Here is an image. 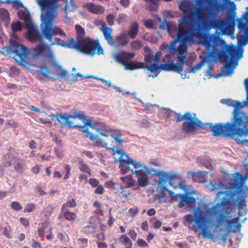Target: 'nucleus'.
Segmentation results:
<instances>
[{
	"label": "nucleus",
	"instance_id": "1",
	"mask_svg": "<svg viewBox=\"0 0 248 248\" xmlns=\"http://www.w3.org/2000/svg\"><path fill=\"white\" fill-rule=\"evenodd\" d=\"M225 194L221 201L208 207V205L204 206L206 216L203 215V211L200 207L195 209L193 216L191 214L185 215L184 217L186 221L189 223L193 222L192 231L197 232L200 231L202 237L210 238L211 234L209 230L211 224L210 217H216L215 222V228L218 231H222L226 228L228 232H230L233 227L235 229L240 228L241 224L238 222V218L230 219L228 215L224 214L225 209L222 206H226V209L232 205H237L239 210L246 206V200L248 199V187L240 186L233 184L228 188L227 193L219 191L216 198H219L221 195Z\"/></svg>",
	"mask_w": 248,
	"mask_h": 248
},
{
	"label": "nucleus",
	"instance_id": "2",
	"mask_svg": "<svg viewBox=\"0 0 248 248\" xmlns=\"http://www.w3.org/2000/svg\"><path fill=\"white\" fill-rule=\"evenodd\" d=\"M181 26L176 38L171 41L169 44L164 42L161 46L160 49L164 50L165 53H169L176 59L177 63L171 59L169 54H166L162 59L163 63L158 65L161 54L156 52L155 55L148 54L144 55V61L149 66H145L143 62L135 61L126 62L124 69L134 70L140 69H145L153 73H155L160 70L166 71H172L180 73L183 70V66L186 62L187 55V41L191 39L190 32L185 31Z\"/></svg>",
	"mask_w": 248,
	"mask_h": 248
},
{
	"label": "nucleus",
	"instance_id": "3",
	"mask_svg": "<svg viewBox=\"0 0 248 248\" xmlns=\"http://www.w3.org/2000/svg\"><path fill=\"white\" fill-rule=\"evenodd\" d=\"M169 111L166 114V119L170 118L172 114L176 115V122H179L185 119L182 124V129L186 134H194L198 128L205 129L210 128L214 137L222 136L232 137L234 135H248V115L244 112L232 114V123H203L197 117L195 113L186 112L184 115L180 113L168 109Z\"/></svg>",
	"mask_w": 248,
	"mask_h": 248
},
{
	"label": "nucleus",
	"instance_id": "4",
	"mask_svg": "<svg viewBox=\"0 0 248 248\" xmlns=\"http://www.w3.org/2000/svg\"><path fill=\"white\" fill-rule=\"evenodd\" d=\"M154 174L159 177V180L157 182V184L162 192L168 191L169 193V196L171 200L174 201H177V198H180L178 202V206L179 208H183L185 205L188 207L191 208L196 204V199L192 196H189V194H175L171 190H168L166 187L168 182L170 186L174 189L179 188L184 191H186V186L185 185V181L182 177L173 171L169 172H164L162 171H158L153 170Z\"/></svg>",
	"mask_w": 248,
	"mask_h": 248
},
{
	"label": "nucleus",
	"instance_id": "5",
	"mask_svg": "<svg viewBox=\"0 0 248 248\" xmlns=\"http://www.w3.org/2000/svg\"><path fill=\"white\" fill-rule=\"evenodd\" d=\"M111 149L114 151L113 158L115 162H119V168L123 174L131 172L135 174L139 186L144 187L149 185L148 174H150L152 170L147 167L144 164L137 162L132 159L122 150H114V148Z\"/></svg>",
	"mask_w": 248,
	"mask_h": 248
},
{
	"label": "nucleus",
	"instance_id": "6",
	"mask_svg": "<svg viewBox=\"0 0 248 248\" xmlns=\"http://www.w3.org/2000/svg\"><path fill=\"white\" fill-rule=\"evenodd\" d=\"M1 52L5 55H10L13 53L14 59L20 65L25 63V59L29 54V51L26 46L12 40L9 46L2 48Z\"/></svg>",
	"mask_w": 248,
	"mask_h": 248
},
{
	"label": "nucleus",
	"instance_id": "7",
	"mask_svg": "<svg viewBox=\"0 0 248 248\" xmlns=\"http://www.w3.org/2000/svg\"><path fill=\"white\" fill-rule=\"evenodd\" d=\"M96 41L89 38L79 40L78 50L86 55L93 56L96 50Z\"/></svg>",
	"mask_w": 248,
	"mask_h": 248
},
{
	"label": "nucleus",
	"instance_id": "8",
	"mask_svg": "<svg viewBox=\"0 0 248 248\" xmlns=\"http://www.w3.org/2000/svg\"><path fill=\"white\" fill-rule=\"evenodd\" d=\"M78 130L83 133L85 137L89 138V139L93 142V145L94 146L98 147H105L108 149H110V148L107 147L108 143L105 142L101 138L97 136L92 134L84 126H76Z\"/></svg>",
	"mask_w": 248,
	"mask_h": 248
},
{
	"label": "nucleus",
	"instance_id": "9",
	"mask_svg": "<svg viewBox=\"0 0 248 248\" xmlns=\"http://www.w3.org/2000/svg\"><path fill=\"white\" fill-rule=\"evenodd\" d=\"M75 118L73 116L67 115L66 113L62 114H57L55 116L54 120V125H60V127L63 128L67 126L69 128L76 127V126H80V125H73V122L69 120L70 118Z\"/></svg>",
	"mask_w": 248,
	"mask_h": 248
},
{
	"label": "nucleus",
	"instance_id": "10",
	"mask_svg": "<svg viewBox=\"0 0 248 248\" xmlns=\"http://www.w3.org/2000/svg\"><path fill=\"white\" fill-rule=\"evenodd\" d=\"M44 25H45V21H44V19H42V23H41V24L40 25L41 31L42 34L43 35V36L44 37V38H46V40H47L49 42L50 46H53V45H60V46H65V44L62 41V40L61 39L59 38H55V42H54L52 41V38H53V37L54 36L56 35H60L65 36V32L62 29H61L59 28L53 27V21H52L51 22V27L52 29H60L61 31V32H60V31H58L57 32L58 33H52L50 38H47L45 36V35L44 34V33L43 32V31H42V27H43Z\"/></svg>",
	"mask_w": 248,
	"mask_h": 248
},
{
	"label": "nucleus",
	"instance_id": "11",
	"mask_svg": "<svg viewBox=\"0 0 248 248\" xmlns=\"http://www.w3.org/2000/svg\"><path fill=\"white\" fill-rule=\"evenodd\" d=\"M244 86L246 93V98L245 100L243 102L239 101H234L233 110L232 114H236V113H242L240 109L244 108L245 107H248V78L244 80Z\"/></svg>",
	"mask_w": 248,
	"mask_h": 248
},
{
	"label": "nucleus",
	"instance_id": "12",
	"mask_svg": "<svg viewBox=\"0 0 248 248\" xmlns=\"http://www.w3.org/2000/svg\"><path fill=\"white\" fill-rule=\"evenodd\" d=\"M135 56L134 53L123 51L114 54L113 58L116 62L124 65L127 60L133 59Z\"/></svg>",
	"mask_w": 248,
	"mask_h": 248
},
{
	"label": "nucleus",
	"instance_id": "13",
	"mask_svg": "<svg viewBox=\"0 0 248 248\" xmlns=\"http://www.w3.org/2000/svg\"><path fill=\"white\" fill-rule=\"evenodd\" d=\"M238 28L244 35H248V13H245L237 20Z\"/></svg>",
	"mask_w": 248,
	"mask_h": 248
},
{
	"label": "nucleus",
	"instance_id": "14",
	"mask_svg": "<svg viewBox=\"0 0 248 248\" xmlns=\"http://www.w3.org/2000/svg\"><path fill=\"white\" fill-rule=\"evenodd\" d=\"M27 35L29 40L31 42L41 41L43 40L42 36L40 32L33 26L29 28L27 31Z\"/></svg>",
	"mask_w": 248,
	"mask_h": 248
},
{
	"label": "nucleus",
	"instance_id": "15",
	"mask_svg": "<svg viewBox=\"0 0 248 248\" xmlns=\"http://www.w3.org/2000/svg\"><path fill=\"white\" fill-rule=\"evenodd\" d=\"M93 129L96 130L100 135L104 136H108L111 133L110 127L103 122L96 121Z\"/></svg>",
	"mask_w": 248,
	"mask_h": 248
},
{
	"label": "nucleus",
	"instance_id": "16",
	"mask_svg": "<svg viewBox=\"0 0 248 248\" xmlns=\"http://www.w3.org/2000/svg\"><path fill=\"white\" fill-rule=\"evenodd\" d=\"M13 166L16 172L22 173L26 169L25 161L16 156L15 161L13 162Z\"/></svg>",
	"mask_w": 248,
	"mask_h": 248
},
{
	"label": "nucleus",
	"instance_id": "17",
	"mask_svg": "<svg viewBox=\"0 0 248 248\" xmlns=\"http://www.w3.org/2000/svg\"><path fill=\"white\" fill-rule=\"evenodd\" d=\"M100 31L103 34L105 39L107 41L108 44L113 45L114 41L113 40V37L111 35L112 30L111 28L105 26L103 28H101Z\"/></svg>",
	"mask_w": 248,
	"mask_h": 248
},
{
	"label": "nucleus",
	"instance_id": "18",
	"mask_svg": "<svg viewBox=\"0 0 248 248\" xmlns=\"http://www.w3.org/2000/svg\"><path fill=\"white\" fill-rule=\"evenodd\" d=\"M61 216H62L66 220L69 221H74L77 218L76 214L70 212L68 209H61V215L59 217V218H60Z\"/></svg>",
	"mask_w": 248,
	"mask_h": 248
},
{
	"label": "nucleus",
	"instance_id": "19",
	"mask_svg": "<svg viewBox=\"0 0 248 248\" xmlns=\"http://www.w3.org/2000/svg\"><path fill=\"white\" fill-rule=\"evenodd\" d=\"M84 7L87 8L89 11L96 14H102L104 12V8L101 5H97L92 3L85 4Z\"/></svg>",
	"mask_w": 248,
	"mask_h": 248
},
{
	"label": "nucleus",
	"instance_id": "20",
	"mask_svg": "<svg viewBox=\"0 0 248 248\" xmlns=\"http://www.w3.org/2000/svg\"><path fill=\"white\" fill-rule=\"evenodd\" d=\"M46 45L45 43L37 44L32 49V53L34 57H38L41 56L46 47Z\"/></svg>",
	"mask_w": 248,
	"mask_h": 248
},
{
	"label": "nucleus",
	"instance_id": "21",
	"mask_svg": "<svg viewBox=\"0 0 248 248\" xmlns=\"http://www.w3.org/2000/svg\"><path fill=\"white\" fill-rule=\"evenodd\" d=\"M16 156L13 155L11 153L4 155L2 157V165L5 167H9L13 165L15 161Z\"/></svg>",
	"mask_w": 248,
	"mask_h": 248
},
{
	"label": "nucleus",
	"instance_id": "22",
	"mask_svg": "<svg viewBox=\"0 0 248 248\" xmlns=\"http://www.w3.org/2000/svg\"><path fill=\"white\" fill-rule=\"evenodd\" d=\"M129 41V39L126 31L121 32L116 38L117 44L122 46L127 45Z\"/></svg>",
	"mask_w": 248,
	"mask_h": 248
},
{
	"label": "nucleus",
	"instance_id": "23",
	"mask_svg": "<svg viewBox=\"0 0 248 248\" xmlns=\"http://www.w3.org/2000/svg\"><path fill=\"white\" fill-rule=\"evenodd\" d=\"M139 29V26L137 22L132 23L128 32L127 33V36H129L131 39L135 38L138 34Z\"/></svg>",
	"mask_w": 248,
	"mask_h": 248
},
{
	"label": "nucleus",
	"instance_id": "24",
	"mask_svg": "<svg viewBox=\"0 0 248 248\" xmlns=\"http://www.w3.org/2000/svg\"><path fill=\"white\" fill-rule=\"evenodd\" d=\"M121 180L125 184L126 188L131 187L137 185L136 181L132 178L131 175L121 177Z\"/></svg>",
	"mask_w": 248,
	"mask_h": 248
},
{
	"label": "nucleus",
	"instance_id": "25",
	"mask_svg": "<svg viewBox=\"0 0 248 248\" xmlns=\"http://www.w3.org/2000/svg\"><path fill=\"white\" fill-rule=\"evenodd\" d=\"M79 40L77 39L76 41L74 38H71L67 40L65 44V46L69 48L75 49L78 50Z\"/></svg>",
	"mask_w": 248,
	"mask_h": 248
},
{
	"label": "nucleus",
	"instance_id": "26",
	"mask_svg": "<svg viewBox=\"0 0 248 248\" xmlns=\"http://www.w3.org/2000/svg\"><path fill=\"white\" fill-rule=\"evenodd\" d=\"M65 2L66 3V4L63 9L65 13L67 14L69 12H72L76 10L77 6L75 4L73 0H70L69 3H68V1Z\"/></svg>",
	"mask_w": 248,
	"mask_h": 248
},
{
	"label": "nucleus",
	"instance_id": "27",
	"mask_svg": "<svg viewBox=\"0 0 248 248\" xmlns=\"http://www.w3.org/2000/svg\"><path fill=\"white\" fill-rule=\"evenodd\" d=\"M93 206L96 208L94 211L96 215H99L103 217L104 216V212L101 203L98 201H95L93 203Z\"/></svg>",
	"mask_w": 248,
	"mask_h": 248
},
{
	"label": "nucleus",
	"instance_id": "28",
	"mask_svg": "<svg viewBox=\"0 0 248 248\" xmlns=\"http://www.w3.org/2000/svg\"><path fill=\"white\" fill-rule=\"evenodd\" d=\"M77 205V204L76 200L72 198L68 200L65 203H63L61 209H67V207L75 208Z\"/></svg>",
	"mask_w": 248,
	"mask_h": 248
},
{
	"label": "nucleus",
	"instance_id": "29",
	"mask_svg": "<svg viewBox=\"0 0 248 248\" xmlns=\"http://www.w3.org/2000/svg\"><path fill=\"white\" fill-rule=\"evenodd\" d=\"M79 169L80 171L91 174V170L88 165L85 164L82 160L79 161Z\"/></svg>",
	"mask_w": 248,
	"mask_h": 248
},
{
	"label": "nucleus",
	"instance_id": "30",
	"mask_svg": "<svg viewBox=\"0 0 248 248\" xmlns=\"http://www.w3.org/2000/svg\"><path fill=\"white\" fill-rule=\"evenodd\" d=\"M142 43L140 40H136L131 43V48L134 50H139L142 46Z\"/></svg>",
	"mask_w": 248,
	"mask_h": 248
},
{
	"label": "nucleus",
	"instance_id": "31",
	"mask_svg": "<svg viewBox=\"0 0 248 248\" xmlns=\"http://www.w3.org/2000/svg\"><path fill=\"white\" fill-rule=\"evenodd\" d=\"M13 32L16 33L22 30V25L20 21L14 22L11 25Z\"/></svg>",
	"mask_w": 248,
	"mask_h": 248
},
{
	"label": "nucleus",
	"instance_id": "32",
	"mask_svg": "<svg viewBox=\"0 0 248 248\" xmlns=\"http://www.w3.org/2000/svg\"><path fill=\"white\" fill-rule=\"evenodd\" d=\"M120 242L124 245H129L132 246V243L130 238L125 234H123L119 238Z\"/></svg>",
	"mask_w": 248,
	"mask_h": 248
},
{
	"label": "nucleus",
	"instance_id": "33",
	"mask_svg": "<svg viewBox=\"0 0 248 248\" xmlns=\"http://www.w3.org/2000/svg\"><path fill=\"white\" fill-rule=\"evenodd\" d=\"M75 29L78 38L83 37L85 34L83 28L79 25H76Z\"/></svg>",
	"mask_w": 248,
	"mask_h": 248
},
{
	"label": "nucleus",
	"instance_id": "34",
	"mask_svg": "<svg viewBox=\"0 0 248 248\" xmlns=\"http://www.w3.org/2000/svg\"><path fill=\"white\" fill-rule=\"evenodd\" d=\"M110 135L113 138L117 144L120 145H123V140L121 139L122 135L119 132L117 133L115 135H113L112 133H110Z\"/></svg>",
	"mask_w": 248,
	"mask_h": 248
},
{
	"label": "nucleus",
	"instance_id": "35",
	"mask_svg": "<svg viewBox=\"0 0 248 248\" xmlns=\"http://www.w3.org/2000/svg\"><path fill=\"white\" fill-rule=\"evenodd\" d=\"M40 73L46 78L49 77V72L47 67L46 65L40 66Z\"/></svg>",
	"mask_w": 248,
	"mask_h": 248
},
{
	"label": "nucleus",
	"instance_id": "36",
	"mask_svg": "<svg viewBox=\"0 0 248 248\" xmlns=\"http://www.w3.org/2000/svg\"><path fill=\"white\" fill-rule=\"evenodd\" d=\"M203 64V62L202 61H201L199 63L197 64H196L194 66L190 67L189 70L188 71V72H192V73H195L198 70H199L202 66Z\"/></svg>",
	"mask_w": 248,
	"mask_h": 248
},
{
	"label": "nucleus",
	"instance_id": "37",
	"mask_svg": "<svg viewBox=\"0 0 248 248\" xmlns=\"http://www.w3.org/2000/svg\"><path fill=\"white\" fill-rule=\"evenodd\" d=\"M65 171V175L63 178L64 180H67L70 178V176L71 175V167L70 165L69 164H66L65 165L64 167Z\"/></svg>",
	"mask_w": 248,
	"mask_h": 248
},
{
	"label": "nucleus",
	"instance_id": "38",
	"mask_svg": "<svg viewBox=\"0 0 248 248\" xmlns=\"http://www.w3.org/2000/svg\"><path fill=\"white\" fill-rule=\"evenodd\" d=\"M36 208V205L34 203H30L26 205L25 208L24 209V212H32Z\"/></svg>",
	"mask_w": 248,
	"mask_h": 248
},
{
	"label": "nucleus",
	"instance_id": "39",
	"mask_svg": "<svg viewBox=\"0 0 248 248\" xmlns=\"http://www.w3.org/2000/svg\"><path fill=\"white\" fill-rule=\"evenodd\" d=\"M83 232L87 233H91L95 232V227L93 226L88 225L83 228Z\"/></svg>",
	"mask_w": 248,
	"mask_h": 248
},
{
	"label": "nucleus",
	"instance_id": "40",
	"mask_svg": "<svg viewBox=\"0 0 248 248\" xmlns=\"http://www.w3.org/2000/svg\"><path fill=\"white\" fill-rule=\"evenodd\" d=\"M115 18V16L112 14H109L107 16L106 20L109 26H111L114 25Z\"/></svg>",
	"mask_w": 248,
	"mask_h": 248
},
{
	"label": "nucleus",
	"instance_id": "41",
	"mask_svg": "<svg viewBox=\"0 0 248 248\" xmlns=\"http://www.w3.org/2000/svg\"><path fill=\"white\" fill-rule=\"evenodd\" d=\"M11 207L15 211H19L22 209L21 204L17 202H13L11 204Z\"/></svg>",
	"mask_w": 248,
	"mask_h": 248
},
{
	"label": "nucleus",
	"instance_id": "42",
	"mask_svg": "<svg viewBox=\"0 0 248 248\" xmlns=\"http://www.w3.org/2000/svg\"><path fill=\"white\" fill-rule=\"evenodd\" d=\"M84 121V126L86 128H87L86 126H89L92 129H93L94 127L95 126L96 121H94L93 122H92V121L90 119H87Z\"/></svg>",
	"mask_w": 248,
	"mask_h": 248
},
{
	"label": "nucleus",
	"instance_id": "43",
	"mask_svg": "<svg viewBox=\"0 0 248 248\" xmlns=\"http://www.w3.org/2000/svg\"><path fill=\"white\" fill-rule=\"evenodd\" d=\"M55 209V207L51 204L48 205L44 211L46 216H50Z\"/></svg>",
	"mask_w": 248,
	"mask_h": 248
},
{
	"label": "nucleus",
	"instance_id": "44",
	"mask_svg": "<svg viewBox=\"0 0 248 248\" xmlns=\"http://www.w3.org/2000/svg\"><path fill=\"white\" fill-rule=\"evenodd\" d=\"M56 67L57 69L59 70L60 71L59 76L61 78H65L67 75L66 71L64 69H63L61 65H56Z\"/></svg>",
	"mask_w": 248,
	"mask_h": 248
},
{
	"label": "nucleus",
	"instance_id": "45",
	"mask_svg": "<svg viewBox=\"0 0 248 248\" xmlns=\"http://www.w3.org/2000/svg\"><path fill=\"white\" fill-rule=\"evenodd\" d=\"M147 9L150 12L156 11L158 9V4L151 3L147 6Z\"/></svg>",
	"mask_w": 248,
	"mask_h": 248
},
{
	"label": "nucleus",
	"instance_id": "46",
	"mask_svg": "<svg viewBox=\"0 0 248 248\" xmlns=\"http://www.w3.org/2000/svg\"><path fill=\"white\" fill-rule=\"evenodd\" d=\"M89 183L93 187H95L98 186L99 181L96 178H91L89 180Z\"/></svg>",
	"mask_w": 248,
	"mask_h": 248
},
{
	"label": "nucleus",
	"instance_id": "47",
	"mask_svg": "<svg viewBox=\"0 0 248 248\" xmlns=\"http://www.w3.org/2000/svg\"><path fill=\"white\" fill-rule=\"evenodd\" d=\"M12 6L13 8L18 9L19 7L25 8L23 3L17 0H13Z\"/></svg>",
	"mask_w": 248,
	"mask_h": 248
},
{
	"label": "nucleus",
	"instance_id": "48",
	"mask_svg": "<svg viewBox=\"0 0 248 248\" xmlns=\"http://www.w3.org/2000/svg\"><path fill=\"white\" fill-rule=\"evenodd\" d=\"M126 16L124 13L120 14L116 20V22L118 24H120L125 20Z\"/></svg>",
	"mask_w": 248,
	"mask_h": 248
},
{
	"label": "nucleus",
	"instance_id": "49",
	"mask_svg": "<svg viewBox=\"0 0 248 248\" xmlns=\"http://www.w3.org/2000/svg\"><path fill=\"white\" fill-rule=\"evenodd\" d=\"M54 151L58 158H62L63 157V152L62 150L55 148L54 149Z\"/></svg>",
	"mask_w": 248,
	"mask_h": 248
},
{
	"label": "nucleus",
	"instance_id": "50",
	"mask_svg": "<svg viewBox=\"0 0 248 248\" xmlns=\"http://www.w3.org/2000/svg\"><path fill=\"white\" fill-rule=\"evenodd\" d=\"M7 125L12 128H16L18 126V124L13 120H9L7 122Z\"/></svg>",
	"mask_w": 248,
	"mask_h": 248
},
{
	"label": "nucleus",
	"instance_id": "51",
	"mask_svg": "<svg viewBox=\"0 0 248 248\" xmlns=\"http://www.w3.org/2000/svg\"><path fill=\"white\" fill-rule=\"evenodd\" d=\"M105 186L107 188H110L112 190L115 189V185L112 181H108L105 182Z\"/></svg>",
	"mask_w": 248,
	"mask_h": 248
},
{
	"label": "nucleus",
	"instance_id": "52",
	"mask_svg": "<svg viewBox=\"0 0 248 248\" xmlns=\"http://www.w3.org/2000/svg\"><path fill=\"white\" fill-rule=\"evenodd\" d=\"M95 44L97 46H96V50H97V53L98 55L103 54L104 52L103 49L101 47L100 44H99L98 40L96 41Z\"/></svg>",
	"mask_w": 248,
	"mask_h": 248
},
{
	"label": "nucleus",
	"instance_id": "53",
	"mask_svg": "<svg viewBox=\"0 0 248 248\" xmlns=\"http://www.w3.org/2000/svg\"><path fill=\"white\" fill-rule=\"evenodd\" d=\"M144 26L148 29H152L153 28V21L150 20H144Z\"/></svg>",
	"mask_w": 248,
	"mask_h": 248
},
{
	"label": "nucleus",
	"instance_id": "54",
	"mask_svg": "<svg viewBox=\"0 0 248 248\" xmlns=\"http://www.w3.org/2000/svg\"><path fill=\"white\" fill-rule=\"evenodd\" d=\"M223 101H224V103L226 105H227L229 107H232L233 108L234 100H233L232 99H223Z\"/></svg>",
	"mask_w": 248,
	"mask_h": 248
},
{
	"label": "nucleus",
	"instance_id": "55",
	"mask_svg": "<svg viewBox=\"0 0 248 248\" xmlns=\"http://www.w3.org/2000/svg\"><path fill=\"white\" fill-rule=\"evenodd\" d=\"M94 23L96 26H101V28H103L107 26L105 22L102 19H97L95 20Z\"/></svg>",
	"mask_w": 248,
	"mask_h": 248
},
{
	"label": "nucleus",
	"instance_id": "56",
	"mask_svg": "<svg viewBox=\"0 0 248 248\" xmlns=\"http://www.w3.org/2000/svg\"><path fill=\"white\" fill-rule=\"evenodd\" d=\"M120 3L124 8H127L130 4V0H120Z\"/></svg>",
	"mask_w": 248,
	"mask_h": 248
},
{
	"label": "nucleus",
	"instance_id": "57",
	"mask_svg": "<svg viewBox=\"0 0 248 248\" xmlns=\"http://www.w3.org/2000/svg\"><path fill=\"white\" fill-rule=\"evenodd\" d=\"M177 246L179 248H190L189 245L186 242L177 243Z\"/></svg>",
	"mask_w": 248,
	"mask_h": 248
},
{
	"label": "nucleus",
	"instance_id": "58",
	"mask_svg": "<svg viewBox=\"0 0 248 248\" xmlns=\"http://www.w3.org/2000/svg\"><path fill=\"white\" fill-rule=\"evenodd\" d=\"M104 191V187L102 185L97 186V187L94 191V193L96 194H102Z\"/></svg>",
	"mask_w": 248,
	"mask_h": 248
},
{
	"label": "nucleus",
	"instance_id": "59",
	"mask_svg": "<svg viewBox=\"0 0 248 248\" xmlns=\"http://www.w3.org/2000/svg\"><path fill=\"white\" fill-rule=\"evenodd\" d=\"M109 212H111V210H109ZM108 224L109 227H111L115 221V218L112 217L111 213H110L108 216Z\"/></svg>",
	"mask_w": 248,
	"mask_h": 248
},
{
	"label": "nucleus",
	"instance_id": "60",
	"mask_svg": "<svg viewBox=\"0 0 248 248\" xmlns=\"http://www.w3.org/2000/svg\"><path fill=\"white\" fill-rule=\"evenodd\" d=\"M37 143L35 141L33 140H31L29 141L28 143L29 147L31 149H34L36 148Z\"/></svg>",
	"mask_w": 248,
	"mask_h": 248
},
{
	"label": "nucleus",
	"instance_id": "61",
	"mask_svg": "<svg viewBox=\"0 0 248 248\" xmlns=\"http://www.w3.org/2000/svg\"><path fill=\"white\" fill-rule=\"evenodd\" d=\"M137 242L140 247H147L148 246V244L142 239H139Z\"/></svg>",
	"mask_w": 248,
	"mask_h": 248
},
{
	"label": "nucleus",
	"instance_id": "62",
	"mask_svg": "<svg viewBox=\"0 0 248 248\" xmlns=\"http://www.w3.org/2000/svg\"><path fill=\"white\" fill-rule=\"evenodd\" d=\"M129 236L133 240H135L137 236V232L133 229H131L128 233Z\"/></svg>",
	"mask_w": 248,
	"mask_h": 248
},
{
	"label": "nucleus",
	"instance_id": "63",
	"mask_svg": "<svg viewBox=\"0 0 248 248\" xmlns=\"http://www.w3.org/2000/svg\"><path fill=\"white\" fill-rule=\"evenodd\" d=\"M40 167L39 165L34 166L31 169V172L34 174H38L40 172Z\"/></svg>",
	"mask_w": 248,
	"mask_h": 248
},
{
	"label": "nucleus",
	"instance_id": "64",
	"mask_svg": "<svg viewBox=\"0 0 248 248\" xmlns=\"http://www.w3.org/2000/svg\"><path fill=\"white\" fill-rule=\"evenodd\" d=\"M128 212H129V214H131V215L135 216L138 213L139 209H138V208H137V207L131 208L129 209Z\"/></svg>",
	"mask_w": 248,
	"mask_h": 248
}]
</instances>
